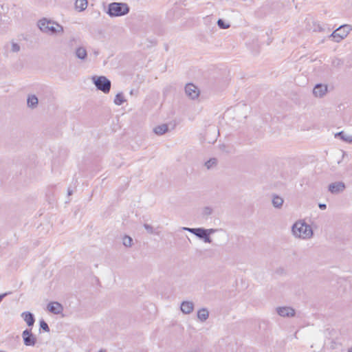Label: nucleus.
<instances>
[{
  "instance_id": "nucleus-24",
  "label": "nucleus",
  "mask_w": 352,
  "mask_h": 352,
  "mask_svg": "<svg viewBox=\"0 0 352 352\" xmlns=\"http://www.w3.org/2000/svg\"><path fill=\"white\" fill-rule=\"evenodd\" d=\"M39 326H40V329H42L45 332H50V329L49 325L43 319L40 320Z\"/></svg>"
},
{
  "instance_id": "nucleus-21",
  "label": "nucleus",
  "mask_w": 352,
  "mask_h": 352,
  "mask_svg": "<svg viewBox=\"0 0 352 352\" xmlns=\"http://www.w3.org/2000/svg\"><path fill=\"white\" fill-rule=\"evenodd\" d=\"M87 0H76L75 8L78 11L82 12L87 8Z\"/></svg>"
},
{
  "instance_id": "nucleus-6",
  "label": "nucleus",
  "mask_w": 352,
  "mask_h": 352,
  "mask_svg": "<svg viewBox=\"0 0 352 352\" xmlns=\"http://www.w3.org/2000/svg\"><path fill=\"white\" fill-rule=\"evenodd\" d=\"M22 338L25 346H34L36 343V338L30 329H26L23 331Z\"/></svg>"
},
{
  "instance_id": "nucleus-13",
  "label": "nucleus",
  "mask_w": 352,
  "mask_h": 352,
  "mask_svg": "<svg viewBox=\"0 0 352 352\" xmlns=\"http://www.w3.org/2000/svg\"><path fill=\"white\" fill-rule=\"evenodd\" d=\"M181 311L185 314H190L194 309V303L191 301L184 300L180 305Z\"/></svg>"
},
{
  "instance_id": "nucleus-17",
  "label": "nucleus",
  "mask_w": 352,
  "mask_h": 352,
  "mask_svg": "<svg viewBox=\"0 0 352 352\" xmlns=\"http://www.w3.org/2000/svg\"><path fill=\"white\" fill-rule=\"evenodd\" d=\"M76 56L81 60H85L87 56V52L85 47H79L75 51Z\"/></svg>"
},
{
  "instance_id": "nucleus-16",
  "label": "nucleus",
  "mask_w": 352,
  "mask_h": 352,
  "mask_svg": "<svg viewBox=\"0 0 352 352\" xmlns=\"http://www.w3.org/2000/svg\"><path fill=\"white\" fill-rule=\"evenodd\" d=\"M197 318L201 322H205L209 318V311L206 308H201L197 311Z\"/></svg>"
},
{
  "instance_id": "nucleus-9",
  "label": "nucleus",
  "mask_w": 352,
  "mask_h": 352,
  "mask_svg": "<svg viewBox=\"0 0 352 352\" xmlns=\"http://www.w3.org/2000/svg\"><path fill=\"white\" fill-rule=\"evenodd\" d=\"M277 314L281 317H292L295 316V310L290 307H278L276 308Z\"/></svg>"
},
{
  "instance_id": "nucleus-1",
  "label": "nucleus",
  "mask_w": 352,
  "mask_h": 352,
  "mask_svg": "<svg viewBox=\"0 0 352 352\" xmlns=\"http://www.w3.org/2000/svg\"><path fill=\"white\" fill-rule=\"evenodd\" d=\"M37 26L44 34L51 36L62 35L64 32L63 26L55 21L43 18L37 22Z\"/></svg>"
},
{
  "instance_id": "nucleus-14",
  "label": "nucleus",
  "mask_w": 352,
  "mask_h": 352,
  "mask_svg": "<svg viewBox=\"0 0 352 352\" xmlns=\"http://www.w3.org/2000/svg\"><path fill=\"white\" fill-rule=\"evenodd\" d=\"M38 99L34 94H29L27 98V106L31 109H34L38 107Z\"/></svg>"
},
{
  "instance_id": "nucleus-7",
  "label": "nucleus",
  "mask_w": 352,
  "mask_h": 352,
  "mask_svg": "<svg viewBox=\"0 0 352 352\" xmlns=\"http://www.w3.org/2000/svg\"><path fill=\"white\" fill-rule=\"evenodd\" d=\"M186 94L192 100H195L198 98L199 95V91L198 88L193 84H187L185 87Z\"/></svg>"
},
{
  "instance_id": "nucleus-12",
  "label": "nucleus",
  "mask_w": 352,
  "mask_h": 352,
  "mask_svg": "<svg viewBox=\"0 0 352 352\" xmlns=\"http://www.w3.org/2000/svg\"><path fill=\"white\" fill-rule=\"evenodd\" d=\"M345 188V185L343 182H338L329 184V190L333 194H337L342 192Z\"/></svg>"
},
{
  "instance_id": "nucleus-33",
  "label": "nucleus",
  "mask_w": 352,
  "mask_h": 352,
  "mask_svg": "<svg viewBox=\"0 0 352 352\" xmlns=\"http://www.w3.org/2000/svg\"><path fill=\"white\" fill-rule=\"evenodd\" d=\"M317 30H318L319 32H322V31H323V30H324V28H323L321 25H318V27H317Z\"/></svg>"
},
{
  "instance_id": "nucleus-34",
  "label": "nucleus",
  "mask_w": 352,
  "mask_h": 352,
  "mask_svg": "<svg viewBox=\"0 0 352 352\" xmlns=\"http://www.w3.org/2000/svg\"><path fill=\"white\" fill-rule=\"evenodd\" d=\"M72 195V190H68L67 195H68V196H71Z\"/></svg>"
},
{
  "instance_id": "nucleus-8",
  "label": "nucleus",
  "mask_w": 352,
  "mask_h": 352,
  "mask_svg": "<svg viewBox=\"0 0 352 352\" xmlns=\"http://www.w3.org/2000/svg\"><path fill=\"white\" fill-rule=\"evenodd\" d=\"M194 234L197 236L199 239L203 240L205 243H211L212 240L210 236L206 234V229L204 228H195V230H193Z\"/></svg>"
},
{
  "instance_id": "nucleus-35",
  "label": "nucleus",
  "mask_w": 352,
  "mask_h": 352,
  "mask_svg": "<svg viewBox=\"0 0 352 352\" xmlns=\"http://www.w3.org/2000/svg\"><path fill=\"white\" fill-rule=\"evenodd\" d=\"M98 352H106V350L105 349H100V350H99Z\"/></svg>"
},
{
  "instance_id": "nucleus-27",
  "label": "nucleus",
  "mask_w": 352,
  "mask_h": 352,
  "mask_svg": "<svg viewBox=\"0 0 352 352\" xmlns=\"http://www.w3.org/2000/svg\"><path fill=\"white\" fill-rule=\"evenodd\" d=\"M218 26L221 29H227L230 27V25L226 24L222 19H219L217 21Z\"/></svg>"
},
{
  "instance_id": "nucleus-37",
  "label": "nucleus",
  "mask_w": 352,
  "mask_h": 352,
  "mask_svg": "<svg viewBox=\"0 0 352 352\" xmlns=\"http://www.w3.org/2000/svg\"><path fill=\"white\" fill-rule=\"evenodd\" d=\"M349 352H352V347L349 349Z\"/></svg>"
},
{
  "instance_id": "nucleus-10",
  "label": "nucleus",
  "mask_w": 352,
  "mask_h": 352,
  "mask_svg": "<svg viewBox=\"0 0 352 352\" xmlns=\"http://www.w3.org/2000/svg\"><path fill=\"white\" fill-rule=\"evenodd\" d=\"M47 310L54 314H59L63 310V307L60 303L58 302H50L47 304Z\"/></svg>"
},
{
  "instance_id": "nucleus-19",
  "label": "nucleus",
  "mask_w": 352,
  "mask_h": 352,
  "mask_svg": "<svg viewBox=\"0 0 352 352\" xmlns=\"http://www.w3.org/2000/svg\"><path fill=\"white\" fill-rule=\"evenodd\" d=\"M168 130V126L167 124H161L159 126H157L154 128L153 131L155 134L158 135H161L166 133Z\"/></svg>"
},
{
  "instance_id": "nucleus-31",
  "label": "nucleus",
  "mask_w": 352,
  "mask_h": 352,
  "mask_svg": "<svg viewBox=\"0 0 352 352\" xmlns=\"http://www.w3.org/2000/svg\"><path fill=\"white\" fill-rule=\"evenodd\" d=\"M182 230H186V231H188V232H190V233H192V234H194V232H193V230H195V228H191L184 227V228H182Z\"/></svg>"
},
{
  "instance_id": "nucleus-22",
  "label": "nucleus",
  "mask_w": 352,
  "mask_h": 352,
  "mask_svg": "<svg viewBox=\"0 0 352 352\" xmlns=\"http://www.w3.org/2000/svg\"><path fill=\"white\" fill-rule=\"evenodd\" d=\"M122 244L126 248H131L133 244V239L130 236L125 234L122 237Z\"/></svg>"
},
{
  "instance_id": "nucleus-3",
  "label": "nucleus",
  "mask_w": 352,
  "mask_h": 352,
  "mask_svg": "<svg viewBox=\"0 0 352 352\" xmlns=\"http://www.w3.org/2000/svg\"><path fill=\"white\" fill-rule=\"evenodd\" d=\"M129 10V7L126 3L113 2L109 4L107 13L111 17H117L127 14Z\"/></svg>"
},
{
  "instance_id": "nucleus-26",
  "label": "nucleus",
  "mask_w": 352,
  "mask_h": 352,
  "mask_svg": "<svg viewBox=\"0 0 352 352\" xmlns=\"http://www.w3.org/2000/svg\"><path fill=\"white\" fill-rule=\"evenodd\" d=\"M284 203V199H272V206L276 208H280Z\"/></svg>"
},
{
  "instance_id": "nucleus-30",
  "label": "nucleus",
  "mask_w": 352,
  "mask_h": 352,
  "mask_svg": "<svg viewBox=\"0 0 352 352\" xmlns=\"http://www.w3.org/2000/svg\"><path fill=\"white\" fill-rule=\"evenodd\" d=\"M217 231L216 229L210 228V229H206V234L210 236V234L214 233Z\"/></svg>"
},
{
  "instance_id": "nucleus-4",
  "label": "nucleus",
  "mask_w": 352,
  "mask_h": 352,
  "mask_svg": "<svg viewBox=\"0 0 352 352\" xmlns=\"http://www.w3.org/2000/svg\"><path fill=\"white\" fill-rule=\"evenodd\" d=\"M92 82L96 88L104 94L110 91L111 83V81L104 76H94L91 78Z\"/></svg>"
},
{
  "instance_id": "nucleus-28",
  "label": "nucleus",
  "mask_w": 352,
  "mask_h": 352,
  "mask_svg": "<svg viewBox=\"0 0 352 352\" xmlns=\"http://www.w3.org/2000/svg\"><path fill=\"white\" fill-rule=\"evenodd\" d=\"M11 51L12 52H18L20 51V46L18 43L12 42Z\"/></svg>"
},
{
  "instance_id": "nucleus-2",
  "label": "nucleus",
  "mask_w": 352,
  "mask_h": 352,
  "mask_svg": "<svg viewBox=\"0 0 352 352\" xmlns=\"http://www.w3.org/2000/svg\"><path fill=\"white\" fill-rule=\"evenodd\" d=\"M294 236L304 239H311L314 235L311 227L305 220H298L292 226Z\"/></svg>"
},
{
  "instance_id": "nucleus-5",
  "label": "nucleus",
  "mask_w": 352,
  "mask_h": 352,
  "mask_svg": "<svg viewBox=\"0 0 352 352\" xmlns=\"http://www.w3.org/2000/svg\"><path fill=\"white\" fill-rule=\"evenodd\" d=\"M351 28L349 25H343L334 30L329 36L333 41L340 42L347 36Z\"/></svg>"
},
{
  "instance_id": "nucleus-32",
  "label": "nucleus",
  "mask_w": 352,
  "mask_h": 352,
  "mask_svg": "<svg viewBox=\"0 0 352 352\" xmlns=\"http://www.w3.org/2000/svg\"><path fill=\"white\" fill-rule=\"evenodd\" d=\"M318 206L321 210H325L327 208V205L325 204H319Z\"/></svg>"
},
{
  "instance_id": "nucleus-36",
  "label": "nucleus",
  "mask_w": 352,
  "mask_h": 352,
  "mask_svg": "<svg viewBox=\"0 0 352 352\" xmlns=\"http://www.w3.org/2000/svg\"><path fill=\"white\" fill-rule=\"evenodd\" d=\"M273 198L278 199V198H280V197H279L278 195H274V196L273 197Z\"/></svg>"
},
{
  "instance_id": "nucleus-20",
  "label": "nucleus",
  "mask_w": 352,
  "mask_h": 352,
  "mask_svg": "<svg viewBox=\"0 0 352 352\" xmlns=\"http://www.w3.org/2000/svg\"><path fill=\"white\" fill-rule=\"evenodd\" d=\"M335 136L336 138L339 137L341 140L346 142L352 143V135L346 134L344 131H340L336 133Z\"/></svg>"
},
{
  "instance_id": "nucleus-18",
  "label": "nucleus",
  "mask_w": 352,
  "mask_h": 352,
  "mask_svg": "<svg viewBox=\"0 0 352 352\" xmlns=\"http://www.w3.org/2000/svg\"><path fill=\"white\" fill-rule=\"evenodd\" d=\"M218 164V160L215 157H212L209 159L204 163V166L207 170H212L217 167Z\"/></svg>"
},
{
  "instance_id": "nucleus-25",
  "label": "nucleus",
  "mask_w": 352,
  "mask_h": 352,
  "mask_svg": "<svg viewBox=\"0 0 352 352\" xmlns=\"http://www.w3.org/2000/svg\"><path fill=\"white\" fill-rule=\"evenodd\" d=\"M213 209L210 206H206L203 208L202 215L204 218H207L212 213Z\"/></svg>"
},
{
  "instance_id": "nucleus-15",
  "label": "nucleus",
  "mask_w": 352,
  "mask_h": 352,
  "mask_svg": "<svg viewBox=\"0 0 352 352\" xmlns=\"http://www.w3.org/2000/svg\"><path fill=\"white\" fill-rule=\"evenodd\" d=\"M21 317L27 323L28 327H32L35 322V318L32 313L30 311H25L21 314Z\"/></svg>"
},
{
  "instance_id": "nucleus-23",
  "label": "nucleus",
  "mask_w": 352,
  "mask_h": 352,
  "mask_svg": "<svg viewBox=\"0 0 352 352\" xmlns=\"http://www.w3.org/2000/svg\"><path fill=\"white\" fill-rule=\"evenodd\" d=\"M126 101L123 94L122 93H118L116 95L115 99H114V103L116 105H121Z\"/></svg>"
},
{
  "instance_id": "nucleus-29",
  "label": "nucleus",
  "mask_w": 352,
  "mask_h": 352,
  "mask_svg": "<svg viewBox=\"0 0 352 352\" xmlns=\"http://www.w3.org/2000/svg\"><path fill=\"white\" fill-rule=\"evenodd\" d=\"M144 228L146 229L147 232L149 233V234H153L154 232V228H153L152 226H151L149 224L144 223Z\"/></svg>"
},
{
  "instance_id": "nucleus-11",
  "label": "nucleus",
  "mask_w": 352,
  "mask_h": 352,
  "mask_svg": "<svg viewBox=\"0 0 352 352\" xmlns=\"http://www.w3.org/2000/svg\"><path fill=\"white\" fill-rule=\"evenodd\" d=\"M327 92V86L322 84L316 85L313 89V94L316 97L322 98Z\"/></svg>"
}]
</instances>
